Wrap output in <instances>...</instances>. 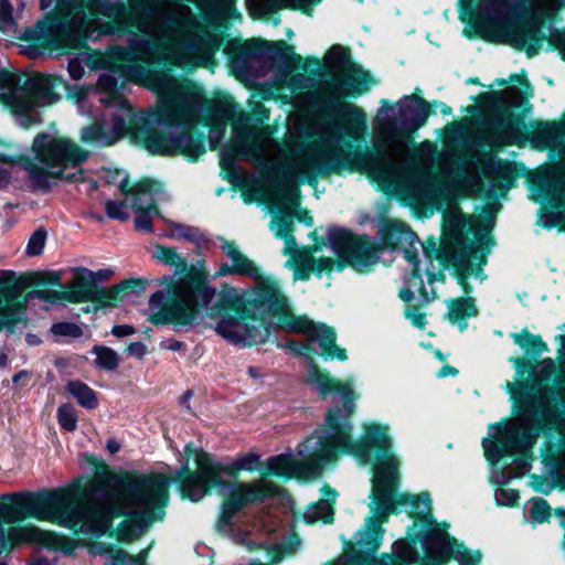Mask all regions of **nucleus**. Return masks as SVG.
<instances>
[{"label": "nucleus", "instance_id": "4c0bfd02", "mask_svg": "<svg viewBox=\"0 0 565 565\" xmlns=\"http://www.w3.org/2000/svg\"><path fill=\"white\" fill-rule=\"evenodd\" d=\"M57 420L62 429L73 431L77 427V417L72 405L63 404L57 408Z\"/></svg>", "mask_w": 565, "mask_h": 565}, {"label": "nucleus", "instance_id": "4be33fe9", "mask_svg": "<svg viewBox=\"0 0 565 565\" xmlns=\"http://www.w3.org/2000/svg\"><path fill=\"white\" fill-rule=\"evenodd\" d=\"M522 127L521 119L511 111L495 115L489 124V142L493 146L514 143L523 136Z\"/></svg>", "mask_w": 565, "mask_h": 565}, {"label": "nucleus", "instance_id": "6ab92c4d", "mask_svg": "<svg viewBox=\"0 0 565 565\" xmlns=\"http://www.w3.org/2000/svg\"><path fill=\"white\" fill-rule=\"evenodd\" d=\"M167 199L161 183L145 179L135 184L131 211L136 214L135 225L139 231H150L152 217L158 214L156 205Z\"/></svg>", "mask_w": 565, "mask_h": 565}, {"label": "nucleus", "instance_id": "6e6d98bb", "mask_svg": "<svg viewBox=\"0 0 565 565\" xmlns=\"http://www.w3.org/2000/svg\"><path fill=\"white\" fill-rule=\"evenodd\" d=\"M31 372L26 371V370H22L20 371L19 373H17L13 377H12V382L14 384H22V385H26V383L29 382V380L31 379Z\"/></svg>", "mask_w": 565, "mask_h": 565}, {"label": "nucleus", "instance_id": "4d7b16f0", "mask_svg": "<svg viewBox=\"0 0 565 565\" xmlns=\"http://www.w3.org/2000/svg\"><path fill=\"white\" fill-rule=\"evenodd\" d=\"M511 362L515 366L516 375L522 377L525 374V372H526V363H525V361L522 360V359H519V358H513V359H511Z\"/></svg>", "mask_w": 565, "mask_h": 565}, {"label": "nucleus", "instance_id": "9d476101", "mask_svg": "<svg viewBox=\"0 0 565 565\" xmlns=\"http://www.w3.org/2000/svg\"><path fill=\"white\" fill-rule=\"evenodd\" d=\"M555 362L547 358L532 370L531 382L516 381L508 383L519 415L504 423L489 427L488 437L482 446L486 458L495 465L508 454L526 452L532 448L542 428L556 419L553 392L542 385L555 372Z\"/></svg>", "mask_w": 565, "mask_h": 565}, {"label": "nucleus", "instance_id": "13d9d810", "mask_svg": "<svg viewBox=\"0 0 565 565\" xmlns=\"http://www.w3.org/2000/svg\"><path fill=\"white\" fill-rule=\"evenodd\" d=\"M10 180V172L0 164V186H4L8 184Z\"/></svg>", "mask_w": 565, "mask_h": 565}, {"label": "nucleus", "instance_id": "cd10ccee", "mask_svg": "<svg viewBox=\"0 0 565 565\" xmlns=\"http://www.w3.org/2000/svg\"><path fill=\"white\" fill-rule=\"evenodd\" d=\"M335 499V492L332 490L326 491V498L318 503L308 507L303 513V519L307 523H315L318 521L330 522L333 518V509L331 501Z\"/></svg>", "mask_w": 565, "mask_h": 565}, {"label": "nucleus", "instance_id": "20e7f679", "mask_svg": "<svg viewBox=\"0 0 565 565\" xmlns=\"http://www.w3.org/2000/svg\"><path fill=\"white\" fill-rule=\"evenodd\" d=\"M233 66L242 76L248 78H260L273 73L271 85L289 103L298 108H307L317 98L327 104L330 113L335 117L328 120L312 121L295 111L288 116L286 132H288L294 117H300L312 129V132L303 138L309 143L318 138V129L321 126L338 125L337 131L341 134L348 148V159L350 158L353 142L364 137L366 131L365 113L356 105L340 102V99L367 90L371 78L367 72L351 62L348 50L343 46L333 45L327 52L324 66L330 75V79L323 82L317 92L310 89L313 86L311 77L302 73L289 77V68L282 65L281 57L259 47L255 41H248L241 45L237 54L233 57ZM285 140L286 137H284ZM280 147L285 149V143L280 145Z\"/></svg>", "mask_w": 565, "mask_h": 565}, {"label": "nucleus", "instance_id": "603ef678", "mask_svg": "<svg viewBox=\"0 0 565 565\" xmlns=\"http://www.w3.org/2000/svg\"><path fill=\"white\" fill-rule=\"evenodd\" d=\"M159 347L161 350L178 352L184 349V343L175 339H164L160 342Z\"/></svg>", "mask_w": 565, "mask_h": 565}, {"label": "nucleus", "instance_id": "4468645a", "mask_svg": "<svg viewBox=\"0 0 565 565\" xmlns=\"http://www.w3.org/2000/svg\"><path fill=\"white\" fill-rule=\"evenodd\" d=\"M468 227L478 234L479 220L470 218L467 222L461 211L456 205H450L444 214V234L440 248V258L457 268L458 284L462 286L466 294L470 292L468 279L482 280L481 264L484 256L468 243L465 230Z\"/></svg>", "mask_w": 565, "mask_h": 565}, {"label": "nucleus", "instance_id": "338daca9", "mask_svg": "<svg viewBox=\"0 0 565 565\" xmlns=\"http://www.w3.org/2000/svg\"><path fill=\"white\" fill-rule=\"evenodd\" d=\"M26 342L31 345H36L40 343V339L34 334H28Z\"/></svg>", "mask_w": 565, "mask_h": 565}, {"label": "nucleus", "instance_id": "680f3d73", "mask_svg": "<svg viewBox=\"0 0 565 565\" xmlns=\"http://www.w3.org/2000/svg\"><path fill=\"white\" fill-rule=\"evenodd\" d=\"M192 391H186L180 398V403L182 406H184L186 409H190V399L192 398Z\"/></svg>", "mask_w": 565, "mask_h": 565}, {"label": "nucleus", "instance_id": "412c9836", "mask_svg": "<svg viewBox=\"0 0 565 565\" xmlns=\"http://www.w3.org/2000/svg\"><path fill=\"white\" fill-rule=\"evenodd\" d=\"M221 249L226 255L227 262L222 263L220 269L214 274V278L227 275H239L248 278L255 277L262 268L244 255L232 242H223Z\"/></svg>", "mask_w": 565, "mask_h": 565}, {"label": "nucleus", "instance_id": "473e14b6", "mask_svg": "<svg viewBox=\"0 0 565 565\" xmlns=\"http://www.w3.org/2000/svg\"><path fill=\"white\" fill-rule=\"evenodd\" d=\"M511 338L525 353L540 355L547 351V345L543 342L541 337L532 334L527 330H522L520 333H512Z\"/></svg>", "mask_w": 565, "mask_h": 565}, {"label": "nucleus", "instance_id": "ea45409f", "mask_svg": "<svg viewBox=\"0 0 565 565\" xmlns=\"http://www.w3.org/2000/svg\"><path fill=\"white\" fill-rule=\"evenodd\" d=\"M51 332L57 338H79L83 331L79 326L73 322H57L51 327Z\"/></svg>", "mask_w": 565, "mask_h": 565}, {"label": "nucleus", "instance_id": "7c9ffc66", "mask_svg": "<svg viewBox=\"0 0 565 565\" xmlns=\"http://www.w3.org/2000/svg\"><path fill=\"white\" fill-rule=\"evenodd\" d=\"M151 255L159 263L175 270H183L186 266V259L172 247L156 245Z\"/></svg>", "mask_w": 565, "mask_h": 565}, {"label": "nucleus", "instance_id": "f3484780", "mask_svg": "<svg viewBox=\"0 0 565 565\" xmlns=\"http://www.w3.org/2000/svg\"><path fill=\"white\" fill-rule=\"evenodd\" d=\"M387 239L390 247L395 249L397 246L408 245V248L404 249V257L413 268L412 275L405 279V288L401 290V298L404 301H411L417 294L423 301H429L435 298V294H428L422 278L419 277V260H418V247L422 244L416 238V235L409 231L403 223L395 222L392 224L387 232Z\"/></svg>", "mask_w": 565, "mask_h": 565}, {"label": "nucleus", "instance_id": "5fc2aeb1", "mask_svg": "<svg viewBox=\"0 0 565 565\" xmlns=\"http://www.w3.org/2000/svg\"><path fill=\"white\" fill-rule=\"evenodd\" d=\"M221 166L223 169L232 171L235 166V157L233 153L222 150L221 152Z\"/></svg>", "mask_w": 565, "mask_h": 565}, {"label": "nucleus", "instance_id": "a878e982", "mask_svg": "<svg viewBox=\"0 0 565 565\" xmlns=\"http://www.w3.org/2000/svg\"><path fill=\"white\" fill-rule=\"evenodd\" d=\"M93 555L109 554L105 565H145L148 550L141 551L138 556L132 557L122 550L113 551L103 543L93 544L89 548Z\"/></svg>", "mask_w": 565, "mask_h": 565}, {"label": "nucleus", "instance_id": "c9c22d12", "mask_svg": "<svg viewBox=\"0 0 565 565\" xmlns=\"http://www.w3.org/2000/svg\"><path fill=\"white\" fill-rule=\"evenodd\" d=\"M93 352L96 355V364L100 369L114 371L118 367V354L113 349L106 347H95Z\"/></svg>", "mask_w": 565, "mask_h": 565}, {"label": "nucleus", "instance_id": "0eeeda50", "mask_svg": "<svg viewBox=\"0 0 565 565\" xmlns=\"http://www.w3.org/2000/svg\"><path fill=\"white\" fill-rule=\"evenodd\" d=\"M160 289L148 300L147 315L151 323L171 324L177 331L194 328L201 318L200 308L215 320L214 331L223 340L239 348L265 343L270 327L250 315L244 302L243 290L224 286L217 294L206 281L203 271L182 277L166 275L158 280Z\"/></svg>", "mask_w": 565, "mask_h": 565}, {"label": "nucleus", "instance_id": "09e8293b", "mask_svg": "<svg viewBox=\"0 0 565 565\" xmlns=\"http://www.w3.org/2000/svg\"><path fill=\"white\" fill-rule=\"evenodd\" d=\"M406 317L415 327L419 329H423L426 326L425 315L420 312L417 308H409L406 311Z\"/></svg>", "mask_w": 565, "mask_h": 565}, {"label": "nucleus", "instance_id": "3c124183", "mask_svg": "<svg viewBox=\"0 0 565 565\" xmlns=\"http://www.w3.org/2000/svg\"><path fill=\"white\" fill-rule=\"evenodd\" d=\"M128 354L138 359H142L147 353V347L142 342H132L127 348Z\"/></svg>", "mask_w": 565, "mask_h": 565}, {"label": "nucleus", "instance_id": "6e6552de", "mask_svg": "<svg viewBox=\"0 0 565 565\" xmlns=\"http://www.w3.org/2000/svg\"><path fill=\"white\" fill-rule=\"evenodd\" d=\"M185 458L181 460L182 475L189 470V460L193 458L198 469L195 473L186 477L181 486L184 498L193 502L201 500L207 492L210 484L217 487L218 494L225 500L222 505V513L216 523L220 534L230 537L234 543L253 550L255 545L265 546L266 550H274L277 555L273 562L277 563L282 555L291 554L300 546L298 536L290 532L276 535L278 521L271 515H262L252 525L234 529L231 520L233 515L248 503H254L265 497L277 492V487L266 478L254 483H225L221 481L217 468L211 461L210 456L203 450L186 445L184 448Z\"/></svg>", "mask_w": 565, "mask_h": 565}, {"label": "nucleus", "instance_id": "8fccbe9b", "mask_svg": "<svg viewBox=\"0 0 565 565\" xmlns=\"http://www.w3.org/2000/svg\"><path fill=\"white\" fill-rule=\"evenodd\" d=\"M67 70L73 79H79L84 75V67L78 57L70 60Z\"/></svg>", "mask_w": 565, "mask_h": 565}, {"label": "nucleus", "instance_id": "de8ad7c7", "mask_svg": "<svg viewBox=\"0 0 565 565\" xmlns=\"http://www.w3.org/2000/svg\"><path fill=\"white\" fill-rule=\"evenodd\" d=\"M502 99L505 104L520 107L523 104V95L516 87H509L502 93Z\"/></svg>", "mask_w": 565, "mask_h": 565}, {"label": "nucleus", "instance_id": "a19ab883", "mask_svg": "<svg viewBox=\"0 0 565 565\" xmlns=\"http://www.w3.org/2000/svg\"><path fill=\"white\" fill-rule=\"evenodd\" d=\"M46 241V232L42 228L36 230L29 238L26 245V254L29 256H38L43 252Z\"/></svg>", "mask_w": 565, "mask_h": 565}, {"label": "nucleus", "instance_id": "c756f323", "mask_svg": "<svg viewBox=\"0 0 565 565\" xmlns=\"http://www.w3.org/2000/svg\"><path fill=\"white\" fill-rule=\"evenodd\" d=\"M67 392L87 409H94L98 405V398L93 388L81 381H71L66 385Z\"/></svg>", "mask_w": 565, "mask_h": 565}, {"label": "nucleus", "instance_id": "aec40b11", "mask_svg": "<svg viewBox=\"0 0 565 565\" xmlns=\"http://www.w3.org/2000/svg\"><path fill=\"white\" fill-rule=\"evenodd\" d=\"M396 490L394 491V493ZM395 504H408L411 507V513L415 515L418 520L415 521L407 529V541H411V544L415 547L417 543L422 546V539L424 530H427L429 526H437L439 529H445L441 524L437 523L431 515V499L428 492H422L420 494H409L404 493L401 494L397 499L394 497Z\"/></svg>", "mask_w": 565, "mask_h": 565}, {"label": "nucleus", "instance_id": "e433bc0d", "mask_svg": "<svg viewBox=\"0 0 565 565\" xmlns=\"http://www.w3.org/2000/svg\"><path fill=\"white\" fill-rule=\"evenodd\" d=\"M534 138L537 142L545 147H553L556 143L559 134V127L555 124H543L534 132Z\"/></svg>", "mask_w": 565, "mask_h": 565}, {"label": "nucleus", "instance_id": "f03ea898", "mask_svg": "<svg viewBox=\"0 0 565 565\" xmlns=\"http://www.w3.org/2000/svg\"><path fill=\"white\" fill-rule=\"evenodd\" d=\"M289 126L285 149L273 138L270 127L256 129L248 117L241 113L233 121L235 150L244 156L263 178L264 184L256 190L279 215L270 224L276 236L286 238L284 253L290 255L287 267L294 270V278L307 280L311 274L321 276L345 264L359 271H365L380 260V252L373 243L353 239L349 232L333 228L328 232L330 248L338 256L317 257L310 250H298L292 237L288 236L292 216L299 206L301 182H312L317 177L334 171L347 164L348 148L338 125H324L318 129V138L306 142L312 129L300 117H294Z\"/></svg>", "mask_w": 565, "mask_h": 565}, {"label": "nucleus", "instance_id": "393cba45", "mask_svg": "<svg viewBox=\"0 0 565 565\" xmlns=\"http://www.w3.org/2000/svg\"><path fill=\"white\" fill-rule=\"evenodd\" d=\"M235 115L234 107L231 104L218 103L214 109L210 125L212 126L209 135L211 148L218 146L224 137L227 121Z\"/></svg>", "mask_w": 565, "mask_h": 565}, {"label": "nucleus", "instance_id": "864d4df0", "mask_svg": "<svg viewBox=\"0 0 565 565\" xmlns=\"http://www.w3.org/2000/svg\"><path fill=\"white\" fill-rule=\"evenodd\" d=\"M136 332L135 328L130 324H119L111 329V334L117 338H125L132 335Z\"/></svg>", "mask_w": 565, "mask_h": 565}, {"label": "nucleus", "instance_id": "c85d7f7f", "mask_svg": "<svg viewBox=\"0 0 565 565\" xmlns=\"http://www.w3.org/2000/svg\"><path fill=\"white\" fill-rule=\"evenodd\" d=\"M476 315L477 308L472 298H459L448 302V318L461 329L466 327L465 320Z\"/></svg>", "mask_w": 565, "mask_h": 565}, {"label": "nucleus", "instance_id": "1a4fd4ad", "mask_svg": "<svg viewBox=\"0 0 565 565\" xmlns=\"http://www.w3.org/2000/svg\"><path fill=\"white\" fill-rule=\"evenodd\" d=\"M462 19L473 21L488 41L537 54L548 39L565 60V32L543 30L541 23L552 17L564 0H459Z\"/></svg>", "mask_w": 565, "mask_h": 565}, {"label": "nucleus", "instance_id": "79ce46f5", "mask_svg": "<svg viewBox=\"0 0 565 565\" xmlns=\"http://www.w3.org/2000/svg\"><path fill=\"white\" fill-rule=\"evenodd\" d=\"M103 179L108 184H117L122 193H126L127 185H128V175L122 170H110L107 169L104 171Z\"/></svg>", "mask_w": 565, "mask_h": 565}, {"label": "nucleus", "instance_id": "72a5a7b5", "mask_svg": "<svg viewBox=\"0 0 565 565\" xmlns=\"http://www.w3.org/2000/svg\"><path fill=\"white\" fill-rule=\"evenodd\" d=\"M164 236L175 239H185L198 245L205 241L199 228L173 222L170 224V227Z\"/></svg>", "mask_w": 565, "mask_h": 565}, {"label": "nucleus", "instance_id": "0e129e2a", "mask_svg": "<svg viewBox=\"0 0 565 565\" xmlns=\"http://www.w3.org/2000/svg\"><path fill=\"white\" fill-rule=\"evenodd\" d=\"M9 365V358L4 350H0V369H4Z\"/></svg>", "mask_w": 565, "mask_h": 565}, {"label": "nucleus", "instance_id": "dca6fc26", "mask_svg": "<svg viewBox=\"0 0 565 565\" xmlns=\"http://www.w3.org/2000/svg\"><path fill=\"white\" fill-rule=\"evenodd\" d=\"M423 534L422 553L415 564L445 565L449 556H452L459 565H478L481 562L480 552L470 551L457 540L451 539L446 529L433 525L424 530Z\"/></svg>", "mask_w": 565, "mask_h": 565}, {"label": "nucleus", "instance_id": "7ed1b4c3", "mask_svg": "<svg viewBox=\"0 0 565 565\" xmlns=\"http://www.w3.org/2000/svg\"><path fill=\"white\" fill-rule=\"evenodd\" d=\"M395 107L383 100L373 122L372 145L376 154L358 156V168L366 172L383 189L404 194L423 206L440 209L459 194L477 190L480 181L472 162H460L455 167L441 163L444 181L428 171L415 168L404 157L409 149L412 135L426 120L428 106L415 95L405 96Z\"/></svg>", "mask_w": 565, "mask_h": 565}, {"label": "nucleus", "instance_id": "49530a36", "mask_svg": "<svg viewBox=\"0 0 565 565\" xmlns=\"http://www.w3.org/2000/svg\"><path fill=\"white\" fill-rule=\"evenodd\" d=\"M13 24L12 19V7L11 4L6 1H0V29L6 31L10 29Z\"/></svg>", "mask_w": 565, "mask_h": 565}, {"label": "nucleus", "instance_id": "f257e3e1", "mask_svg": "<svg viewBox=\"0 0 565 565\" xmlns=\"http://www.w3.org/2000/svg\"><path fill=\"white\" fill-rule=\"evenodd\" d=\"M86 8L92 15L114 17L115 24L99 18L86 20L83 12H76L70 21L51 26L54 46L81 47L86 40L108 34L121 38L128 28L150 34L156 43L129 31L127 47H110V57L119 64L98 78V87L104 90L98 102L105 105V113L99 125L82 130V140L111 146L129 131L152 154L178 152L184 137L171 129L189 128L200 121L202 90L191 82L136 62L205 65L220 49L221 36L205 30L186 4L157 10V0H128V11L116 13L109 0H88Z\"/></svg>", "mask_w": 565, "mask_h": 565}, {"label": "nucleus", "instance_id": "5701e85b", "mask_svg": "<svg viewBox=\"0 0 565 565\" xmlns=\"http://www.w3.org/2000/svg\"><path fill=\"white\" fill-rule=\"evenodd\" d=\"M320 0H247V8L252 17L262 18L280 9H305ZM362 2V0H359Z\"/></svg>", "mask_w": 565, "mask_h": 565}, {"label": "nucleus", "instance_id": "58836bf2", "mask_svg": "<svg viewBox=\"0 0 565 565\" xmlns=\"http://www.w3.org/2000/svg\"><path fill=\"white\" fill-rule=\"evenodd\" d=\"M529 516L535 522H543L550 515V507L542 499H532L526 504Z\"/></svg>", "mask_w": 565, "mask_h": 565}, {"label": "nucleus", "instance_id": "37998d69", "mask_svg": "<svg viewBox=\"0 0 565 565\" xmlns=\"http://www.w3.org/2000/svg\"><path fill=\"white\" fill-rule=\"evenodd\" d=\"M259 455L255 452H248L246 455H243L238 457L233 466L236 470H246V471H254L257 470L259 467Z\"/></svg>", "mask_w": 565, "mask_h": 565}, {"label": "nucleus", "instance_id": "423d86ee", "mask_svg": "<svg viewBox=\"0 0 565 565\" xmlns=\"http://www.w3.org/2000/svg\"><path fill=\"white\" fill-rule=\"evenodd\" d=\"M307 382L315 387L322 398L335 392L341 397L342 408L338 405L327 411L323 429L313 431L298 445L296 454L286 452L270 457L267 469L275 476L315 479L322 472L323 467L337 458L339 450L350 452L363 465L371 460L372 448L387 451L392 447L388 425L374 422L363 425L364 436L361 441H351L352 424L350 418L354 412L353 380L345 381L330 377L313 362H307ZM393 457L397 461L395 488L398 483L399 460L392 454L385 452L374 466Z\"/></svg>", "mask_w": 565, "mask_h": 565}, {"label": "nucleus", "instance_id": "a18cd8bd", "mask_svg": "<svg viewBox=\"0 0 565 565\" xmlns=\"http://www.w3.org/2000/svg\"><path fill=\"white\" fill-rule=\"evenodd\" d=\"M551 466L553 471L559 478H565V445L564 448L557 454L552 452L550 455Z\"/></svg>", "mask_w": 565, "mask_h": 565}, {"label": "nucleus", "instance_id": "ddd939ff", "mask_svg": "<svg viewBox=\"0 0 565 565\" xmlns=\"http://www.w3.org/2000/svg\"><path fill=\"white\" fill-rule=\"evenodd\" d=\"M88 156V151L70 138L40 132L33 139L31 153L25 157L23 167L34 189L49 191L58 180H83L81 166Z\"/></svg>", "mask_w": 565, "mask_h": 565}, {"label": "nucleus", "instance_id": "f8f14e48", "mask_svg": "<svg viewBox=\"0 0 565 565\" xmlns=\"http://www.w3.org/2000/svg\"><path fill=\"white\" fill-rule=\"evenodd\" d=\"M252 280L253 287L243 291L244 302L260 313L270 316L277 328L306 335L303 343L289 341L286 344L289 351L300 355L312 351L331 359H347L345 351L335 345V334L331 328L315 323L306 316L295 315L276 277L262 269Z\"/></svg>", "mask_w": 565, "mask_h": 565}, {"label": "nucleus", "instance_id": "39448f33", "mask_svg": "<svg viewBox=\"0 0 565 565\" xmlns=\"http://www.w3.org/2000/svg\"><path fill=\"white\" fill-rule=\"evenodd\" d=\"M170 482L161 473L130 476L117 480L102 503L81 501L74 504V494L64 489L10 494L8 498L14 499L13 504L0 503V529L6 533L2 521L15 523L31 516L75 533L99 536L109 529L114 514L134 516L141 526H147L162 519Z\"/></svg>", "mask_w": 565, "mask_h": 565}, {"label": "nucleus", "instance_id": "e2e57ef3", "mask_svg": "<svg viewBox=\"0 0 565 565\" xmlns=\"http://www.w3.org/2000/svg\"><path fill=\"white\" fill-rule=\"evenodd\" d=\"M564 377L558 382V394L563 403H565V370H563Z\"/></svg>", "mask_w": 565, "mask_h": 565}, {"label": "nucleus", "instance_id": "2eb2a0df", "mask_svg": "<svg viewBox=\"0 0 565 565\" xmlns=\"http://www.w3.org/2000/svg\"><path fill=\"white\" fill-rule=\"evenodd\" d=\"M53 87V79L47 75L20 76L0 71V102L17 113L55 103L58 96Z\"/></svg>", "mask_w": 565, "mask_h": 565}, {"label": "nucleus", "instance_id": "774afa93", "mask_svg": "<svg viewBox=\"0 0 565 565\" xmlns=\"http://www.w3.org/2000/svg\"><path fill=\"white\" fill-rule=\"evenodd\" d=\"M247 373L250 377H254V379H258L260 376L258 369H256L254 366L248 367Z\"/></svg>", "mask_w": 565, "mask_h": 565}, {"label": "nucleus", "instance_id": "bb28decb", "mask_svg": "<svg viewBox=\"0 0 565 565\" xmlns=\"http://www.w3.org/2000/svg\"><path fill=\"white\" fill-rule=\"evenodd\" d=\"M531 463L524 458L514 459L505 469L492 468L491 482L498 486L508 483L514 478H520L530 471Z\"/></svg>", "mask_w": 565, "mask_h": 565}, {"label": "nucleus", "instance_id": "9b49d317", "mask_svg": "<svg viewBox=\"0 0 565 565\" xmlns=\"http://www.w3.org/2000/svg\"><path fill=\"white\" fill-rule=\"evenodd\" d=\"M396 467L397 461L393 457L376 466L370 504L372 515L355 534L352 554L340 556L332 565L343 558L348 565H413L418 562L419 552L405 539L394 542L391 554H385L381 558L374 556L383 539L382 524L395 509Z\"/></svg>", "mask_w": 565, "mask_h": 565}, {"label": "nucleus", "instance_id": "c03bdc74", "mask_svg": "<svg viewBox=\"0 0 565 565\" xmlns=\"http://www.w3.org/2000/svg\"><path fill=\"white\" fill-rule=\"evenodd\" d=\"M494 498L499 505H513L519 499V493L514 489L498 488Z\"/></svg>", "mask_w": 565, "mask_h": 565}, {"label": "nucleus", "instance_id": "bf43d9fd", "mask_svg": "<svg viewBox=\"0 0 565 565\" xmlns=\"http://www.w3.org/2000/svg\"><path fill=\"white\" fill-rule=\"evenodd\" d=\"M106 447L110 454H116L120 449V444L116 439H109Z\"/></svg>", "mask_w": 565, "mask_h": 565}, {"label": "nucleus", "instance_id": "a211bd4d", "mask_svg": "<svg viewBox=\"0 0 565 565\" xmlns=\"http://www.w3.org/2000/svg\"><path fill=\"white\" fill-rule=\"evenodd\" d=\"M95 282V274L88 269H84L82 274L76 277L72 284L73 290L71 291H54V290H33L26 295V300L38 299L54 303L61 299H67L74 302L86 300H100L102 298L114 299L117 289L114 288L108 291L99 290Z\"/></svg>", "mask_w": 565, "mask_h": 565}, {"label": "nucleus", "instance_id": "69168bd1", "mask_svg": "<svg viewBox=\"0 0 565 565\" xmlns=\"http://www.w3.org/2000/svg\"><path fill=\"white\" fill-rule=\"evenodd\" d=\"M558 342H559V354L565 358V335H559L558 337Z\"/></svg>", "mask_w": 565, "mask_h": 565}, {"label": "nucleus", "instance_id": "f704fd0d", "mask_svg": "<svg viewBox=\"0 0 565 565\" xmlns=\"http://www.w3.org/2000/svg\"><path fill=\"white\" fill-rule=\"evenodd\" d=\"M20 313V305L8 299L4 292L0 289V329L15 323Z\"/></svg>", "mask_w": 565, "mask_h": 565}, {"label": "nucleus", "instance_id": "b1692460", "mask_svg": "<svg viewBox=\"0 0 565 565\" xmlns=\"http://www.w3.org/2000/svg\"><path fill=\"white\" fill-rule=\"evenodd\" d=\"M202 10L205 21L212 28L222 26L235 17L234 0H203Z\"/></svg>", "mask_w": 565, "mask_h": 565}, {"label": "nucleus", "instance_id": "052dcab7", "mask_svg": "<svg viewBox=\"0 0 565 565\" xmlns=\"http://www.w3.org/2000/svg\"><path fill=\"white\" fill-rule=\"evenodd\" d=\"M456 374H457V370L455 367L446 365L439 371L438 376L445 377L448 375H456Z\"/></svg>", "mask_w": 565, "mask_h": 565}, {"label": "nucleus", "instance_id": "2f4dec72", "mask_svg": "<svg viewBox=\"0 0 565 565\" xmlns=\"http://www.w3.org/2000/svg\"><path fill=\"white\" fill-rule=\"evenodd\" d=\"M134 191L135 185L130 190H126L125 199L121 202L108 200L105 203L107 216L113 220L127 221L130 217Z\"/></svg>", "mask_w": 565, "mask_h": 565}]
</instances>
